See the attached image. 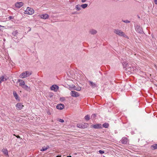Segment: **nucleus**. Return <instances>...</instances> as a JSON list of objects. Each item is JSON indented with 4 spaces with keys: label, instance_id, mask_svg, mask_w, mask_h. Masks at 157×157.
<instances>
[{
    "label": "nucleus",
    "instance_id": "c9c22d12",
    "mask_svg": "<svg viewBox=\"0 0 157 157\" xmlns=\"http://www.w3.org/2000/svg\"><path fill=\"white\" fill-rule=\"evenodd\" d=\"M76 87L75 85H72L71 86V88H72L74 90H75V88Z\"/></svg>",
    "mask_w": 157,
    "mask_h": 157
},
{
    "label": "nucleus",
    "instance_id": "20e7f679",
    "mask_svg": "<svg viewBox=\"0 0 157 157\" xmlns=\"http://www.w3.org/2000/svg\"><path fill=\"white\" fill-rule=\"evenodd\" d=\"M89 124L88 123H84L83 124H77V126L80 128H85L88 127Z\"/></svg>",
    "mask_w": 157,
    "mask_h": 157
},
{
    "label": "nucleus",
    "instance_id": "b1692460",
    "mask_svg": "<svg viewBox=\"0 0 157 157\" xmlns=\"http://www.w3.org/2000/svg\"><path fill=\"white\" fill-rule=\"evenodd\" d=\"M88 6V4H85L81 5V6L83 9H85Z\"/></svg>",
    "mask_w": 157,
    "mask_h": 157
},
{
    "label": "nucleus",
    "instance_id": "c756f323",
    "mask_svg": "<svg viewBox=\"0 0 157 157\" xmlns=\"http://www.w3.org/2000/svg\"><path fill=\"white\" fill-rule=\"evenodd\" d=\"M122 21L125 23H129L130 22V21L129 20H122Z\"/></svg>",
    "mask_w": 157,
    "mask_h": 157
},
{
    "label": "nucleus",
    "instance_id": "39448f33",
    "mask_svg": "<svg viewBox=\"0 0 157 157\" xmlns=\"http://www.w3.org/2000/svg\"><path fill=\"white\" fill-rule=\"evenodd\" d=\"M113 32L116 34L120 36H124V33L123 32H122L120 30H119L118 29H114Z\"/></svg>",
    "mask_w": 157,
    "mask_h": 157
},
{
    "label": "nucleus",
    "instance_id": "6e6552de",
    "mask_svg": "<svg viewBox=\"0 0 157 157\" xmlns=\"http://www.w3.org/2000/svg\"><path fill=\"white\" fill-rule=\"evenodd\" d=\"M102 126L101 124H93L91 125V127H93L94 128H102Z\"/></svg>",
    "mask_w": 157,
    "mask_h": 157
},
{
    "label": "nucleus",
    "instance_id": "7ed1b4c3",
    "mask_svg": "<svg viewBox=\"0 0 157 157\" xmlns=\"http://www.w3.org/2000/svg\"><path fill=\"white\" fill-rule=\"evenodd\" d=\"M34 10L33 8L28 7L26 10L25 11L24 13L26 14L32 15L34 13Z\"/></svg>",
    "mask_w": 157,
    "mask_h": 157
},
{
    "label": "nucleus",
    "instance_id": "ddd939ff",
    "mask_svg": "<svg viewBox=\"0 0 157 157\" xmlns=\"http://www.w3.org/2000/svg\"><path fill=\"white\" fill-rule=\"evenodd\" d=\"M64 107V105L63 104L60 103L59 104H58L56 106V108L57 109H59V110H62L63 109Z\"/></svg>",
    "mask_w": 157,
    "mask_h": 157
},
{
    "label": "nucleus",
    "instance_id": "cd10ccee",
    "mask_svg": "<svg viewBox=\"0 0 157 157\" xmlns=\"http://www.w3.org/2000/svg\"><path fill=\"white\" fill-rule=\"evenodd\" d=\"M85 119L86 121H88L90 119V116L88 115H86L85 117Z\"/></svg>",
    "mask_w": 157,
    "mask_h": 157
},
{
    "label": "nucleus",
    "instance_id": "aec40b11",
    "mask_svg": "<svg viewBox=\"0 0 157 157\" xmlns=\"http://www.w3.org/2000/svg\"><path fill=\"white\" fill-rule=\"evenodd\" d=\"M3 152L4 154L6 156H8V151L7 149H5L3 150Z\"/></svg>",
    "mask_w": 157,
    "mask_h": 157
},
{
    "label": "nucleus",
    "instance_id": "6ab92c4d",
    "mask_svg": "<svg viewBox=\"0 0 157 157\" xmlns=\"http://www.w3.org/2000/svg\"><path fill=\"white\" fill-rule=\"evenodd\" d=\"M109 125V124L107 123H105L102 125L103 127L106 128H108Z\"/></svg>",
    "mask_w": 157,
    "mask_h": 157
},
{
    "label": "nucleus",
    "instance_id": "f03ea898",
    "mask_svg": "<svg viewBox=\"0 0 157 157\" xmlns=\"http://www.w3.org/2000/svg\"><path fill=\"white\" fill-rule=\"evenodd\" d=\"M31 74V72L29 71H24L20 75L19 77L20 78H23L29 76Z\"/></svg>",
    "mask_w": 157,
    "mask_h": 157
},
{
    "label": "nucleus",
    "instance_id": "2eb2a0df",
    "mask_svg": "<svg viewBox=\"0 0 157 157\" xmlns=\"http://www.w3.org/2000/svg\"><path fill=\"white\" fill-rule=\"evenodd\" d=\"M89 84L93 88L96 87L97 86V85L95 83L89 81H88Z\"/></svg>",
    "mask_w": 157,
    "mask_h": 157
},
{
    "label": "nucleus",
    "instance_id": "9b49d317",
    "mask_svg": "<svg viewBox=\"0 0 157 157\" xmlns=\"http://www.w3.org/2000/svg\"><path fill=\"white\" fill-rule=\"evenodd\" d=\"M59 89V87L56 85H52L51 87V90H54L55 91H57Z\"/></svg>",
    "mask_w": 157,
    "mask_h": 157
},
{
    "label": "nucleus",
    "instance_id": "4c0bfd02",
    "mask_svg": "<svg viewBox=\"0 0 157 157\" xmlns=\"http://www.w3.org/2000/svg\"><path fill=\"white\" fill-rule=\"evenodd\" d=\"M155 4H157V0H154Z\"/></svg>",
    "mask_w": 157,
    "mask_h": 157
},
{
    "label": "nucleus",
    "instance_id": "4468645a",
    "mask_svg": "<svg viewBox=\"0 0 157 157\" xmlns=\"http://www.w3.org/2000/svg\"><path fill=\"white\" fill-rule=\"evenodd\" d=\"M23 3L22 2H17L15 4V6L18 8H20L22 6Z\"/></svg>",
    "mask_w": 157,
    "mask_h": 157
},
{
    "label": "nucleus",
    "instance_id": "f8f14e48",
    "mask_svg": "<svg viewBox=\"0 0 157 157\" xmlns=\"http://www.w3.org/2000/svg\"><path fill=\"white\" fill-rule=\"evenodd\" d=\"M24 106L21 103H18L16 105V107L17 110H21L23 108Z\"/></svg>",
    "mask_w": 157,
    "mask_h": 157
},
{
    "label": "nucleus",
    "instance_id": "58836bf2",
    "mask_svg": "<svg viewBox=\"0 0 157 157\" xmlns=\"http://www.w3.org/2000/svg\"><path fill=\"white\" fill-rule=\"evenodd\" d=\"M16 136L17 137V138H20V136L18 135L17 136Z\"/></svg>",
    "mask_w": 157,
    "mask_h": 157
},
{
    "label": "nucleus",
    "instance_id": "423d86ee",
    "mask_svg": "<svg viewBox=\"0 0 157 157\" xmlns=\"http://www.w3.org/2000/svg\"><path fill=\"white\" fill-rule=\"evenodd\" d=\"M135 30L138 33L142 34L143 33L142 28L140 27V25H137L135 27Z\"/></svg>",
    "mask_w": 157,
    "mask_h": 157
},
{
    "label": "nucleus",
    "instance_id": "ea45409f",
    "mask_svg": "<svg viewBox=\"0 0 157 157\" xmlns=\"http://www.w3.org/2000/svg\"><path fill=\"white\" fill-rule=\"evenodd\" d=\"M67 157H71V156L70 155L69 156H67Z\"/></svg>",
    "mask_w": 157,
    "mask_h": 157
},
{
    "label": "nucleus",
    "instance_id": "2f4dec72",
    "mask_svg": "<svg viewBox=\"0 0 157 157\" xmlns=\"http://www.w3.org/2000/svg\"><path fill=\"white\" fill-rule=\"evenodd\" d=\"M14 17H13L12 16H10L8 17V18L9 20H11V19H13Z\"/></svg>",
    "mask_w": 157,
    "mask_h": 157
},
{
    "label": "nucleus",
    "instance_id": "0eeeda50",
    "mask_svg": "<svg viewBox=\"0 0 157 157\" xmlns=\"http://www.w3.org/2000/svg\"><path fill=\"white\" fill-rule=\"evenodd\" d=\"M71 96L75 97H77L79 96V94L77 92L75 91H72L71 92Z\"/></svg>",
    "mask_w": 157,
    "mask_h": 157
},
{
    "label": "nucleus",
    "instance_id": "a211bd4d",
    "mask_svg": "<svg viewBox=\"0 0 157 157\" xmlns=\"http://www.w3.org/2000/svg\"><path fill=\"white\" fill-rule=\"evenodd\" d=\"M7 79L8 78H4L3 76H1L0 78V83H1L2 82L6 81Z\"/></svg>",
    "mask_w": 157,
    "mask_h": 157
},
{
    "label": "nucleus",
    "instance_id": "473e14b6",
    "mask_svg": "<svg viewBox=\"0 0 157 157\" xmlns=\"http://www.w3.org/2000/svg\"><path fill=\"white\" fill-rule=\"evenodd\" d=\"M59 121L61 123H63L64 122V121L63 119H60L59 120Z\"/></svg>",
    "mask_w": 157,
    "mask_h": 157
},
{
    "label": "nucleus",
    "instance_id": "79ce46f5",
    "mask_svg": "<svg viewBox=\"0 0 157 157\" xmlns=\"http://www.w3.org/2000/svg\"><path fill=\"white\" fill-rule=\"evenodd\" d=\"M31 28H30V29H29V31H30L31 30Z\"/></svg>",
    "mask_w": 157,
    "mask_h": 157
},
{
    "label": "nucleus",
    "instance_id": "e433bc0d",
    "mask_svg": "<svg viewBox=\"0 0 157 157\" xmlns=\"http://www.w3.org/2000/svg\"><path fill=\"white\" fill-rule=\"evenodd\" d=\"M60 100L63 101L65 100V98L64 97L61 98Z\"/></svg>",
    "mask_w": 157,
    "mask_h": 157
},
{
    "label": "nucleus",
    "instance_id": "f257e3e1",
    "mask_svg": "<svg viewBox=\"0 0 157 157\" xmlns=\"http://www.w3.org/2000/svg\"><path fill=\"white\" fill-rule=\"evenodd\" d=\"M122 64L123 66V67L125 68L128 71H130L133 70V66L130 63L124 61L122 63Z\"/></svg>",
    "mask_w": 157,
    "mask_h": 157
},
{
    "label": "nucleus",
    "instance_id": "bb28decb",
    "mask_svg": "<svg viewBox=\"0 0 157 157\" xmlns=\"http://www.w3.org/2000/svg\"><path fill=\"white\" fill-rule=\"evenodd\" d=\"M22 87L23 88L27 90V88H28V86L26 85L25 84L23 86H22Z\"/></svg>",
    "mask_w": 157,
    "mask_h": 157
},
{
    "label": "nucleus",
    "instance_id": "c85d7f7f",
    "mask_svg": "<svg viewBox=\"0 0 157 157\" xmlns=\"http://www.w3.org/2000/svg\"><path fill=\"white\" fill-rule=\"evenodd\" d=\"M81 90V87H76L75 88V90H76L77 91H80Z\"/></svg>",
    "mask_w": 157,
    "mask_h": 157
},
{
    "label": "nucleus",
    "instance_id": "412c9836",
    "mask_svg": "<svg viewBox=\"0 0 157 157\" xmlns=\"http://www.w3.org/2000/svg\"><path fill=\"white\" fill-rule=\"evenodd\" d=\"M49 148V146H48L47 147H46V148H44V147H42V148L40 149V151H45L47 149H48Z\"/></svg>",
    "mask_w": 157,
    "mask_h": 157
},
{
    "label": "nucleus",
    "instance_id": "dca6fc26",
    "mask_svg": "<svg viewBox=\"0 0 157 157\" xmlns=\"http://www.w3.org/2000/svg\"><path fill=\"white\" fill-rule=\"evenodd\" d=\"M17 82H20L19 85L21 87L25 84V82L22 80L21 79H18Z\"/></svg>",
    "mask_w": 157,
    "mask_h": 157
},
{
    "label": "nucleus",
    "instance_id": "5701e85b",
    "mask_svg": "<svg viewBox=\"0 0 157 157\" xmlns=\"http://www.w3.org/2000/svg\"><path fill=\"white\" fill-rule=\"evenodd\" d=\"M18 33L17 30L13 32L12 33V35L14 36H16Z\"/></svg>",
    "mask_w": 157,
    "mask_h": 157
},
{
    "label": "nucleus",
    "instance_id": "7c9ffc66",
    "mask_svg": "<svg viewBox=\"0 0 157 157\" xmlns=\"http://www.w3.org/2000/svg\"><path fill=\"white\" fill-rule=\"evenodd\" d=\"M99 153L101 154H102L104 153V151L102 150H99Z\"/></svg>",
    "mask_w": 157,
    "mask_h": 157
},
{
    "label": "nucleus",
    "instance_id": "4be33fe9",
    "mask_svg": "<svg viewBox=\"0 0 157 157\" xmlns=\"http://www.w3.org/2000/svg\"><path fill=\"white\" fill-rule=\"evenodd\" d=\"M13 94L15 99L16 100L17 99L18 95L17 93L15 91H14L13 92Z\"/></svg>",
    "mask_w": 157,
    "mask_h": 157
},
{
    "label": "nucleus",
    "instance_id": "f3484780",
    "mask_svg": "<svg viewBox=\"0 0 157 157\" xmlns=\"http://www.w3.org/2000/svg\"><path fill=\"white\" fill-rule=\"evenodd\" d=\"M89 33L91 34L94 35L96 34V33H97V31L95 30L94 29H91L90 30Z\"/></svg>",
    "mask_w": 157,
    "mask_h": 157
},
{
    "label": "nucleus",
    "instance_id": "1a4fd4ad",
    "mask_svg": "<svg viewBox=\"0 0 157 157\" xmlns=\"http://www.w3.org/2000/svg\"><path fill=\"white\" fill-rule=\"evenodd\" d=\"M38 16L41 19H45L48 18L49 15L48 14L45 13L39 15Z\"/></svg>",
    "mask_w": 157,
    "mask_h": 157
},
{
    "label": "nucleus",
    "instance_id": "72a5a7b5",
    "mask_svg": "<svg viewBox=\"0 0 157 157\" xmlns=\"http://www.w3.org/2000/svg\"><path fill=\"white\" fill-rule=\"evenodd\" d=\"M96 116V115L95 114H93L92 115L91 117H93V118H94Z\"/></svg>",
    "mask_w": 157,
    "mask_h": 157
},
{
    "label": "nucleus",
    "instance_id": "9d476101",
    "mask_svg": "<svg viewBox=\"0 0 157 157\" xmlns=\"http://www.w3.org/2000/svg\"><path fill=\"white\" fill-rule=\"evenodd\" d=\"M121 141L122 144H126L128 141V140L127 138L123 137L121 140Z\"/></svg>",
    "mask_w": 157,
    "mask_h": 157
},
{
    "label": "nucleus",
    "instance_id": "a878e982",
    "mask_svg": "<svg viewBox=\"0 0 157 157\" xmlns=\"http://www.w3.org/2000/svg\"><path fill=\"white\" fill-rule=\"evenodd\" d=\"M81 7V6H80L79 5H77L76 6V8L77 9V10H81V8H80Z\"/></svg>",
    "mask_w": 157,
    "mask_h": 157
},
{
    "label": "nucleus",
    "instance_id": "a19ab883",
    "mask_svg": "<svg viewBox=\"0 0 157 157\" xmlns=\"http://www.w3.org/2000/svg\"><path fill=\"white\" fill-rule=\"evenodd\" d=\"M59 156H59L58 155V156H57V157H59Z\"/></svg>",
    "mask_w": 157,
    "mask_h": 157
},
{
    "label": "nucleus",
    "instance_id": "393cba45",
    "mask_svg": "<svg viewBox=\"0 0 157 157\" xmlns=\"http://www.w3.org/2000/svg\"><path fill=\"white\" fill-rule=\"evenodd\" d=\"M151 147L154 150L157 149V144L153 145L151 146Z\"/></svg>",
    "mask_w": 157,
    "mask_h": 157
},
{
    "label": "nucleus",
    "instance_id": "f704fd0d",
    "mask_svg": "<svg viewBox=\"0 0 157 157\" xmlns=\"http://www.w3.org/2000/svg\"><path fill=\"white\" fill-rule=\"evenodd\" d=\"M47 114L48 115H51V113L50 112L49 110H48L47 112Z\"/></svg>",
    "mask_w": 157,
    "mask_h": 157
}]
</instances>
